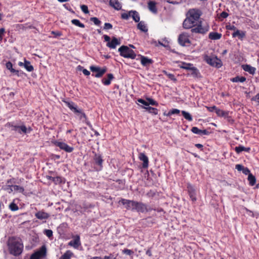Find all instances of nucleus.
<instances>
[{
    "mask_svg": "<svg viewBox=\"0 0 259 259\" xmlns=\"http://www.w3.org/2000/svg\"><path fill=\"white\" fill-rule=\"evenodd\" d=\"M191 131L195 134L200 135H206L209 133V132L206 130H201L197 127H193L191 129Z\"/></svg>",
    "mask_w": 259,
    "mask_h": 259,
    "instance_id": "17",
    "label": "nucleus"
},
{
    "mask_svg": "<svg viewBox=\"0 0 259 259\" xmlns=\"http://www.w3.org/2000/svg\"><path fill=\"white\" fill-rule=\"evenodd\" d=\"M54 144L56 146L66 152H71L74 149L73 147L69 146L66 143L64 142L56 141Z\"/></svg>",
    "mask_w": 259,
    "mask_h": 259,
    "instance_id": "10",
    "label": "nucleus"
},
{
    "mask_svg": "<svg viewBox=\"0 0 259 259\" xmlns=\"http://www.w3.org/2000/svg\"><path fill=\"white\" fill-rule=\"evenodd\" d=\"M131 17H132L133 20L136 22H138L140 21L139 15L136 11H131Z\"/></svg>",
    "mask_w": 259,
    "mask_h": 259,
    "instance_id": "26",
    "label": "nucleus"
},
{
    "mask_svg": "<svg viewBox=\"0 0 259 259\" xmlns=\"http://www.w3.org/2000/svg\"><path fill=\"white\" fill-rule=\"evenodd\" d=\"M114 78L113 75L111 73L108 74L107 78H103L102 80L103 83L105 85H108L111 83V80Z\"/></svg>",
    "mask_w": 259,
    "mask_h": 259,
    "instance_id": "23",
    "label": "nucleus"
},
{
    "mask_svg": "<svg viewBox=\"0 0 259 259\" xmlns=\"http://www.w3.org/2000/svg\"><path fill=\"white\" fill-rule=\"evenodd\" d=\"M80 8L82 11L85 14H88L89 11L88 10V8L86 5H83L80 6Z\"/></svg>",
    "mask_w": 259,
    "mask_h": 259,
    "instance_id": "46",
    "label": "nucleus"
},
{
    "mask_svg": "<svg viewBox=\"0 0 259 259\" xmlns=\"http://www.w3.org/2000/svg\"><path fill=\"white\" fill-rule=\"evenodd\" d=\"M103 259H116L113 255L105 256Z\"/></svg>",
    "mask_w": 259,
    "mask_h": 259,
    "instance_id": "62",
    "label": "nucleus"
},
{
    "mask_svg": "<svg viewBox=\"0 0 259 259\" xmlns=\"http://www.w3.org/2000/svg\"><path fill=\"white\" fill-rule=\"evenodd\" d=\"M178 42L182 46H186L187 44H190L191 41L189 39V35L186 32L181 33L178 37Z\"/></svg>",
    "mask_w": 259,
    "mask_h": 259,
    "instance_id": "7",
    "label": "nucleus"
},
{
    "mask_svg": "<svg viewBox=\"0 0 259 259\" xmlns=\"http://www.w3.org/2000/svg\"><path fill=\"white\" fill-rule=\"evenodd\" d=\"M227 29L229 30H234V31L237 30L236 27L234 25L227 26Z\"/></svg>",
    "mask_w": 259,
    "mask_h": 259,
    "instance_id": "59",
    "label": "nucleus"
},
{
    "mask_svg": "<svg viewBox=\"0 0 259 259\" xmlns=\"http://www.w3.org/2000/svg\"><path fill=\"white\" fill-rule=\"evenodd\" d=\"M90 69L93 72L96 73L95 76L97 78L101 77L107 71V68L105 67L100 68L99 66H91Z\"/></svg>",
    "mask_w": 259,
    "mask_h": 259,
    "instance_id": "8",
    "label": "nucleus"
},
{
    "mask_svg": "<svg viewBox=\"0 0 259 259\" xmlns=\"http://www.w3.org/2000/svg\"><path fill=\"white\" fill-rule=\"evenodd\" d=\"M222 37V34L216 32H211L209 33L208 37L211 40H218Z\"/></svg>",
    "mask_w": 259,
    "mask_h": 259,
    "instance_id": "21",
    "label": "nucleus"
},
{
    "mask_svg": "<svg viewBox=\"0 0 259 259\" xmlns=\"http://www.w3.org/2000/svg\"><path fill=\"white\" fill-rule=\"evenodd\" d=\"M149 10L154 14H156L157 10L156 7V3L153 1H150L148 4Z\"/></svg>",
    "mask_w": 259,
    "mask_h": 259,
    "instance_id": "20",
    "label": "nucleus"
},
{
    "mask_svg": "<svg viewBox=\"0 0 259 259\" xmlns=\"http://www.w3.org/2000/svg\"><path fill=\"white\" fill-rule=\"evenodd\" d=\"M24 67L27 71L31 72L33 70L34 68L32 65H31L30 62L25 60L24 63Z\"/></svg>",
    "mask_w": 259,
    "mask_h": 259,
    "instance_id": "28",
    "label": "nucleus"
},
{
    "mask_svg": "<svg viewBox=\"0 0 259 259\" xmlns=\"http://www.w3.org/2000/svg\"><path fill=\"white\" fill-rule=\"evenodd\" d=\"M122 252L127 255H131L133 253V251L127 249L123 250Z\"/></svg>",
    "mask_w": 259,
    "mask_h": 259,
    "instance_id": "52",
    "label": "nucleus"
},
{
    "mask_svg": "<svg viewBox=\"0 0 259 259\" xmlns=\"http://www.w3.org/2000/svg\"><path fill=\"white\" fill-rule=\"evenodd\" d=\"M167 75L168 76V77L171 79V80H175L176 79L175 78V76L174 75L172 74H167Z\"/></svg>",
    "mask_w": 259,
    "mask_h": 259,
    "instance_id": "61",
    "label": "nucleus"
},
{
    "mask_svg": "<svg viewBox=\"0 0 259 259\" xmlns=\"http://www.w3.org/2000/svg\"><path fill=\"white\" fill-rule=\"evenodd\" d=\"M146 100L147 101V103H148V106L149 105H155V106L158 105V103L151 98H147Z\"/></svg>",
    "mask_w": 259,
    "mask_h": 259,
    "instance_id": "41",
    "label": "nucleus"
},
{
    "mask_svg": "<svg viewBox=\"0 0 259 259\" xmlns=\"http://www.w3.org/2000/svg\"><path fill=\"white\" fill-rule=\"evenodd\" d=\"M120 44V40L113 37L110 42H107V46L111 49H115L116 46Z\"/></svg>",
    "mask_w": 259,
    "mask_h": 259,
    "instance_id": "13",
    "label": "nucleus"
},
{
    "mask_svg": "<svg viewBox=\"0 0 259 259\" xmlns=\"http://www.w3.org/2000/svg\"><path fill=\"white\" fill-rule=\"evenodd\" d=\"M11 186H8L6 188V190L9 192L11 193L13 192V191H11Z\"/></svg>",
    "mask_w": 259,
    "mask_h": 259,
    "instance_id": "64",
    "label": "nucleus"
},
{
    "mask_svg": "<svg viewBox=\"0 0 259 259\" xmlns=\"http://www.w3.org/2000/svg\"><path fill=\"white\" fill-rule=\"evenodd\" d=\"M119 202L125 205L126 209L136 211L138 212L145 213L150 210L146 204L141 202L125 199H121Z\"/></svg>",
    "mask_w": 259,
    "mask_h": 259,
    "instance_id": "2",
    "label": "nucleus"
},
{
    "mask_svg": "<svg viewBox=\"0 0 259 259\" xmlns=\"http://www.w3.org/2000/svg\"><path fill=\"white\" fill-rule=\"evenodd\" d=\"M52 33L54 34L56 36H60L61 35V33L59 31H57V32L52 31Z\"/></svg>",
    "mask_w": 259,
    "mask_h": 259,
    "instance_id": "63",
    "label": "nucleus"
},
{
    "mask_svg": "<svg viewBox=\"0 0 259 259\" xmlns=\"http://www.w3.org/2000/svg\"><path fill=\"white\" fill-rule=\"evenodd\" d=\"M243 168H244V167L242 165H240V164H237V165H236V168L238 171L242 170Z\"/></svg>",
    "mask_w": 259,
    "mask_h": 259,
    "instance_id": "57",
    "label": "nucleus"
},
{
    "mask_svg": "<svg viewBox=\"0 0 259 259\" xmlns=\"http://www.w3.org/2000/svg\"><path fill=\"white\" fill-rule=\"evenodd\" d=\"M12 130L17 132L19 134H21V132L20 131V126L17 125H12Z\"/></svg>",
    "mask_w": 259,
    "mask_h": 259,
    "instance_id": "48",
    "label": "nucleus"
},
{
    "mask_svg": "<svg viewBox=\"0 0 259 259\" xmlns=\"http://www.w3.org/2000/svg\"><path fill=\"white\" fill-rule=\"evenodd\" d=\"M141 62L143 66H146L152 63V60L144 56H141Z\"/></svg>",
    "mask_w": 259,
    "mask_h": 259,
    "instance_id": "24",
    "label": "nucleus"
},
{
    "mask_svg": "<svg viewBox=\"0 0 259 259\" xmlns=\"http://www.w3.org/2000/svg\"><path fill=\"white\" fill-rule=\"evenodd\" d=\"M138 28L143 32H147L148 28L145 22L144 21L140 22L137 25Z\"/></svg>",
    "mask_w": 259,
    "mask_h": 259,
    "instance_id": "25",
    "label": "nucleus"
},
{
    "mask_svg": "<svg viewBox=\"0 0 259 259\" xmlns=\"http://www.w3.org/2000/svg\"><path fill=\"white\" fill-rule=\"evenodd\" d=\"M245 36V32L244 31H240L237 29L232 33L233 37H238L239 39H243Z\"/></svg>",
    "mask_w": 259,
    "mask_h": 259,
    "instance_id": "19",
    "label": "nucleus"
},
{
    "mask_svg": "<svg viewBox=\"0 0 259 259\" xmlns=\"http://www.w3.org/2000/svg\"><path fill=\"white\" fill-rule=\"evenodd\" d=\"M182 114L184 116L185 118L187 120H188L189 121L192 120V117L189 113H188L185 111H182Z\"/></svg>",
    "mask_w": 259,
    "mask_h": 259,
    "instance_id": "39",
    "label": "nucleus"
},
{
    "mask_svg": "<svg viewBox=\"0 0 259 259\" xmlns=\"http://www.w3.org/2000/svg\"><path fill=\"white\" fill-rule=\"evenodd\" d=\"M120 56L124 58L134 59L136 58V55L133 50L125 46H122L118 49Z\"/></svg>",
    "mask_w": 259,
    "mask_h": 259,
    "instance_id": "4",
    "label": "nucleus"
},
{
    "mask_svg": "<svg viewBox=\"0 0 259 259\" xmlns=\"http://www.w3.org/2000/svg\"><path fill=\"white\" fill-rule=\"evenodd\" d=\"M139 158L140 160L143 162V167L146 168L148 166V158L147 156L143 153H140L139 155Z\"/></svg>",
    "mask_w": 259,
    "mask_h": 259,
    "instance_id": "16",
    "label": "nucleus"
},
{
    "mask_svg": "<svg viewBox=\"0 0 259 259\" xmlns=\"http://www.w3.org/2000/svg\"><path fill=\"white\" fill-rule=\"evenodd\" d=\"M242 68L244 71L248 72L251 74H254L256 70V69L254 67L247 64L242 65Z\"/></svg>",
    "mask_w": 259,
    "mask_h": 259,
    "instance_id": "22",
    "label": "nucleus"
},
{
    "mask_svg": "<svg viewBox=\"0 0 259 259\" xmlns=\"http://www.w3.org/2000/svg\"><path fill=\"white\" fill-rule=\"evenodd\" d=\"M208 110L210 112L215 111L217 107L215 106H211V107H207Z\"/></svg>",
    "mask_w": 259,
    "mask_h": 259,
    "instance_id": "55",
    "label": "nucleus"
},
{
    "mask_svg": "<svg viewBox=\"0 0 259 259\" xmlns=\"http://www.w3.org/2000/svg\"><path fill=\"white\" fill-rule=\"evenodd\" d=\"M8 246L11 254L17 256L20 255L23 250V245L19 239L11 237L8 241Z\"/></svg>",
    "mask_w": 259,
    "mask_h": 259,
    "instance_id": "3",
    "label": "nucleus"
},
{
    "mask_svg": "<svg viewBox=\"0 0 259 259\" xmlns=\"http://www.w3.org/2000/svg\"><path fill=\"white\" fill-rule=\"evenodd\" d=\"M112 28V25L109 23H105L104 24V28L105 29H110Z\"/></svg>",
    "mask_w": 259,
    "mask_h": 259,
    "instance_id": "51",
    "label": "nucleus"
},
{
    "mask_svg": "<svg viewBox=\"0 0 259 259\" xmlns=\"http://www.w3.org/2000/svg\"><path fill=\"white\" fill-rule=\"evenodd\" d=\"M45 234L47 236L50 238L53 236V231L51 230H46L45 231Z\"/></svg>",
    "mask_w": 259,
    "mask_h": 259,
    "instance_id": "47",
    "label": "nucleus"
},
{
    "mask_svg": "<svg viewBox=\"0 0 259 259\" xmlns=\"http://www.w3.org/2000/svg\"><path fill=\"white\" fill-rule=\"evenodd\" d=\"M202 15L201 11L197 9H192L189 10L186 14L183 26L185 29H190L197 25L199 22V19Z\"/></svg>",
    "mask_w": 259,
    "mask_h": 259,
    "instance_id": "1",
    "label": "nucleus"
},
{
    "mask_svg": "<svg viewBox=\"0 0 259 259\" xmlns=\"http://www.w3.org/2000/svg\"><path fill=\"white\" fill-rule=\"evenodd\" d=\"M9 208L12 211H16L18 209V206L14 203H11L9 205Z\"/></svg>",
    "mask_w": 259,
    "mask_h": 259,
    "instance_id": "44",
    "label": "nucleus"
},
{
    "mask_svg": "<svg viewBox=\"0 0 259 259\" xmlns=\"http://www.w3.org/2000/svg\"><path fill=\"white\" fill-rule=\"evenodd\" d=\"M68 245L73 246L75 248H77L81 245L79 236L78 235L76 236L73 240H71L68 243Z\"/></svg>",
    "mask_w": 259,
    "mask_h": 259,
    "instance_id": "14",
    "label": "nucleus"
},
{
    "mask_svg": "<svg viewBox=\"0 0 259 259\" xmlns=\"http://www.w3.org/2000/svg\"><path fill=\"white\" fill-rule=\"evenodd\" d=\"M94 160L96 164L100 166L102 165L103 160L100 155L96 154L94 157Z\"/></svg>",
    "mask_w": 259,
    "mask_h": 259,
    "instance_id": "34",
    "label": "nucleus"
},
{
    "mask_svg": "<svg viewBox=\"0 0 259 259\" xmlns=\"http://www.w3.org/2000/svg\"><path fill=\"white\" fill-rule=\"evenodd\" d=\"M35 217L39 220H46L50 217V214L44 211H39L35 214Z\"/></svg>",
    "mask_w": 259,
    "mask_h": 259,
    "instance_id": "15",
    "label": "nucleus"
},
{
    "mask_svg": "<svg viewBox=\"0 0 259 259\" xmlns=\"http://www.w3.org/2000/svg\"><path fill=\"white\" fill-rule=\"evenodd\" d=\"M131 17V11L127 13H123L121 14V18L123 19L127 20Z\"/></svg>",
    "mask_w": 259,
    "mask_h": 259,
    "instance_id": "45",
    "label": "nucleus"
},
{
    "mask_svg": "<svg viewBox=\"0 0 259 259\" xmlns=\"http://www.w3.org/2000/svg\"><path fill=\"white\" fill-rule=\"evenodd\" d=\"M72 255V252L70 250H68L59 259H70Z\"/></svg>",
    "mask_w": 259,
    "mask_h": 259,
    "instance_id": "33",
    "label": "nucleus"
},
{
    "mask_svg": "<svg viewBox=\"0 0 259 259\" xmlns=\"http://www.w3.org/2000/svg\"><path fill=\"white\" fill-rule=\"evenodd\" d=\"M248 180L250 186H253L256 182V179L251 174H249L248 176Z\"/></svg>",
    "mask_w": 259,
    "mask_h": 259,
    "instance_id": "30",
    "label": "nucleus"
},
{
    "mask_svg": "<svg viewBox=\"0 0 259 259\" xmlns=\"http://www.w3.org/2000/svg\"><path fill=\"white\" fill-rule=\"evenodd\" d=\"M180 112V110L177 109H173L170 111L168 112V113L166 114V116H170L171 114H179Z\"/></svg>",
    "mask_w": 259,
    "mask_h": 259,
    "instance_id": "43",
    "label": "nucleus"
},
{
    "mask_svg": "<svg viewBox=\"0 0 259 259\" xmlns=\"http://www.w3.org/2000/svg\"><path fill=\"white\" fill-rule=\"evenodd\" d=\"M215 112L219 116H226L228 115V113L221 109L217 108Z\"/></svg>",
    "mask_w": 259,
    "mask_h": 259,
    "instance_id": "38",
    "label": "nucleus"
},
{
    "mask_svg": "<svg viewBox=\"0 0 259 259\" xmlns=\"http://www.w3.org/2000/svg\"><path fill=\"white\" fill-rule=\"evenodd\" d=\"M142 108L145 109L146 110H147L150 113H152L154 115H156L158 114V110L156 108L151 107L150 106L142 107Z\"/></svg>",
    "mask_w": 259,
    "mask_h": 259,
    "instance_id": "29",
    "label": "nucleus"
},
{
    "mask_svg": "<svg viewBox=\"0 0 259 259\" xmlns=\"http://www.w3.org/2000/svg\"><path fill=\"white\" fill-rule=\"evenodd\" d=\"M231 80L233 82H243L246 80V78L243 76L239 77V76H236L235 77L231 79Z\"/></svg>",
    "mask_w": 259,
    "mask_h": 259,
    "instance_id": "36",
    "label": "nucleus"
},
{
    "mask_svg": "<svg viewBox=\"0 0 259 259\" xmlns=\"http://www.w3.org/2000/svg\"><path fill=\"white\" fill-rule=\"evenodd\" d=\"M187 189L191 200L193 201H195L196 200V192L194 187L192 185L188 184L187 186Z\"/></svg>",
    "mask_w": 259,
    "mask_h": 259,
    "instance_id": "12",
    "label": "nucleus"
},
{
    "mask_svg": "<svg viewBox=\"0 0 259 259\" xmlns=\"http://www.w3.org/2000/svg\"><path fill=\"white\" fill-rule=\"evenodd\" d=\"M104 39H105V41H107V42H110V37L109 36H108L107 35H104Z\"/></svg>",
    "mask_w": 259,
    "mask_h": 259,
    "instance_id": "60",
    "label": "nucleus"
},
{
    "mask_svg": "<svg viewBox=\"0 0 259 259\" xmlns=\"http://www.w3.org/2000/svg\"><path fill=\"white\" fill-rule=\"evenodd\" d=\"M71 23L79 27L84 28L85 27L83 23H81L79 20L77 19H73L71 20Z\"/></svg>",
    "mask_w": 259,
    "mask_h": 259,
    "instance_id": "37",
    "label": "nucleus"
},
{
    "mask_svg": "<svg viewBox=\"0 0 259 259\" xmlns=\"http://www.w3.org/2000/svg\"><path fill=\"white\" fill-rule=\"evenodd\" d=\"M242 171H242L243 173L246 175H249V174H250V170L247 167H244Z\"/></svg>",
    "mask_w": 259,
    "mask_h": 259,
    "instance_id": "56",
    "label": "nucleus"
},
{
    "mask_svg": "<svg viewBox=\"0 0 259 259\" xmlns=\"http://www.w3.org/2000/svg\"><path fill=\"white\" fill-rule=\"evenodd\" d=\"M196 27L192 28L191 31L193 33H198L200 34H205L209 30V26L207 24L203 25L201 21L198 22Z\"/></svg>",
    "mask_w": 259,
    "mask_h": 259,
    "instance_id": "5",
    "label": "nucleus"
},
{
    "mask_svg": "<svg viewBox=\"0 0 259 259\" xmlns=\"http://www.w3.org/2000/svg\"><path fill=\"white\" fill-rule=\"evenodd\" d=\"M235 150L237 153H239L243 151L248 152L250 150V148H245L244 146H239L238 147H236Z\"/></svg>",
    "mask_w": 259,
    "mask_h": 259,
    "instance_id": "31",
    "label": "nucleus"
},
{
    "mask_svg": "<svg viewBox=\"0 0 259 259\" xmlns=\"http://www.w3.org/2000/svg\"><path fill=\"white\" fill-rule=\"evenodd\" d=\"M48 179L53 182L55 184H58L62 183V180L61 177H52L51 176H48Z\"/></svg>",
    "mask_w": 259,
    "mask_h": 259,
    "instance_id": "27",
    "label": "nucleus"
},
{
    "mask_svg": "<svg viewBox=\"0 0 259 259\" xmlns=\"http://www.w3.org/2000/svg\"><path fill=\"white\" fill-rule=\"evenodd\" d=\"M109 4L115 10H119L121 9V5L118 0H110Z\"/></svg>",
    "mask_w": 259,
    "mask_h": 259,
    "instance_id": "18",
    "label": "nucleus"
},
{
    "mask_svg": "<svg viewBox=\"0 0 259 259\" xmlns=\"http://www.w3.org/2000/svg\"><path fill=\"white\" fill-rule=\"evenodd\" d=\"M6 66L7 68L10 70L12 69V68H13V65H12V63L10 62H7L6 63Z\"/></svg>",
    "mask_w": 259,
    "mask_h": 259,
    "instance_id": "54",
    "label": "nucleus"
},
{
    "mask_svg": "<svg viewBox=\"0 0 259 259\" xmlns=\"http://www.w3.org/2000/svg\"><path fill=\"white\" fill-rule=\"evenodd\" d=\"M138 102L139 103H141L143 105H145L146 107H148L147 101H145L142 99H139L138 100Z\"/></svg>",
    "mask_w": 259,
    "mask_h": 259,
    "instance_id": "49",
    "label": "nucleus"
},
{
    "mask_svg": "<svg viewBox=\"0 0 259 259\" xmlns=\"http://www.w3.org/2000/svg\"><path fill=\"white\" fill-rule=\"evenodd\" d=\"M31 131V128L30 127L27 128L25 125H20V131L22 133L26 134L27 133H29Z\"/></svg>",
    "mask_w": 259,
    "mask_h": 259,
    "instance_id": "35",
    "label": "nucleus"
},
{
    "mask_svg": "<svg viewBox=\"0 0 259 259\" xmlns=\"http://www.w3.org/2000/svg\"><path fill=\"white\" fill-rule=\"evenodd\" d=\"M228 14L226 12H223L220 14V18H226L228 16Z\"/></svg>",
    "mask_w": 259,
    "mask_h": 259,
    "instance_id": "53",
    "label": "nucleus"
},
{
    "mask_svg": "<svg viewBox=\"0 0 259 259\" xmlns=\"http://www.w3.org/2000/svg\"><path fill=\"white\" fill-rule=\"evenodd\" d=\"M65 103L67 107L75 113L80 114V118L85 117L84 113H82L81 110L77 109V106L72 102L65 101Z\"/></svg>",
    "mask_w": 259,
    "mask_h": 259,
    "instance_id": "9",
    "label": "nucleus"
},
{
    "mask_svg": "<svg viewBox=\"0 0 259 259\" xmlns=\"http://www.w3.org/2000/svg\"><path fill=\"white\" fill-rule=\"evenodd\" d=\"M82 72L85 75H89L90 74V72L89 71H88L87 69H82Z\"/></svg>",
    "mask_w": 259,
    "mask_h": 259,
    "instance_id": "58",
    "label": "nucleus"
},
{
    "mask_svg": "<svg viewBox=\"0 0 259 259\" xmlns=\"http://www.w3.org/2000/svg\"><path fill=\"white\" fill-rule=\"evenodd\" d=\"M5 32V29L4 28H0V41H1L3 38Z\"/></svg>",
    "mask_w": 259,
    "mask_h": 259,
    "instance_id": "50",
    "label": "nucleus"
},
{
    "mask_svg": "<svg viewBox=\"0 0 259 259\" xmlns=\"http://www.w3.org/2000/svg\"><path fill=\"white\" fill-rule=\"evenodd\" d=\"M204 60L210 65L217 68H220L222 65L221 60L217 57H210L205 56L204 57Z\"/></svg>",
    "mask_w": 259,
    "mask_h": 259,
    "instance_id": "6",
    "label": "nucleus"
},
{
    "mask_svg": "<svg viewBox=\"0 0 259 259\" xmlns=\"http://www.w3.org/2000/svg\"><path fill=\"white\" fill-rule=\"evenodd\" d=\"M192 65L191 64L183 63L182 65L180 67H181V68H183V69H185L187 70H190V69H192L193 68L192 67Z\"/></svg>",
    "mask_w": 259,
    "mask_h": 259,
    "instance_id": "40",
    "label": "nucleus"
},
{
    "mask_svg": "<svg viewBox=\"0 0 259 259\" xmlns=\"http://www.w3.org/2000/svg\"><path fill=\"white\" fill-rule=\"evenodd\" d=\"M11 191L15 192H22L24 191L23 187L17 185H11Z\"/></svg>",
    "mask_w": 259,
    "mask_h": 259,
    "instance_id": "32",
    "label": "nucleus"
},
{
    "mask_svg": "<svg viewBox=\"0 0 259 259\" xmlns=\"http://www.w3.org/2000/svg\"><path fill=\"white\" fill-rule=\"evenodd\" d=\"M46 253V249L45 247L42 246L40 250L36 251L31 255L30 259H39L40 257L45 256Z\"/></svg>",
    "mask_w": 259,
    "mask_h": 259,
    "instance_id": "11",
    "label": "nucleus"
},
{
    "mask_svg": "<svg viewBox=\"0 0 259 259\" xmlns=\"http://www.w3.org/2000/svg\"><path fill=\"white\" fill-rule=\"evenodd\" d=\"M90 20L97 26L100 25L101 23V22L96 17H92L90 18Z\"/></svg>",
    "mask_w": 259,
    "mask_h": 259,
    "instance_id": "42",
    "label": "nucleus"
}]
</instances>
